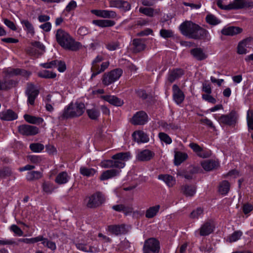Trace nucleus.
Wrapping results in <instances>:
<instances>
[{
	"label": "nucleus",
	"mask_w": 253,
	"mask_h": 253,
	"mask_svg": "<svg viewBox=\"0 0 253 253\" xmlns=\"http://www.w3.org/2000/svg\"><path fill=\"white\" fill-rule=\"evenodd\" d=\"M247 125L249 129L253 130V110H249L247 112Z\"/></svg>",
	"instance_id": "8fccbe9b"
},
{
	"label": "nucleus",
	"mask_w": 253,
	"mask_h": 253,
	"mask_svg": "<svg viewBox=\"0 0 253 253\" xmlns=\"http://www.w3.org/2000/svg\"><path fill=\"white\" fill-rule=\"evenodd\" d=\"M86 113L89 118L92 120H97L100 115L99 110L94 107L90 109H87Z\"/></svg>",
	"instance_id": "a18cd8bd"
},
{
	"label": "nucleus",
	"mask_w": 253,
	"mask_h": 253,
	"mask_svg": "<svg viewBox=\"0 0 253 253\" xmlns=\"http://www.w3.org/2000/svg\"><path fill=\"white\" fill-rule=\"evenodd\" d=\"M131 228V226L128 224H112L107 226L108 231L115 236L126 235L127 234Z\"/></svg>",
	"instance_id": "39448f33"
},
{
	"label": "nucleus",
	"mask_w": 253,
	"mask_h": 253,
	"mask_svg": "<svg viewBox=\"0 0 253 253\" xmlns=\"http://www.w3.org/2000/svg\"><path fill=\"white\" fill-rule=\"evenodd\" d=\"M25 93L28 97V102L32 105H34L35 100L39 93L38 89H36L33 84H28Z\"/></svg>",
	"instance_id": "9b49d317"
},
{
	"label": "nucleus",
	"mask_w": 253,
	"mask_h": 253,
	"mask_svg": "<svg viewBox=\"0 0 253 253\" xmlns=\"http://www.w3.org/2000/svg\"><path fill=\"white\" fill-rule=\"evenodd\" d=\"M218 164L215 161L209 160L202 164L203 169L207 171H210L218 167Z\"/></svg>",
	"instance_id": "c9c22d12"
},
{
	"label": "nucleus",
	"mask_w": 253,
	"mask_h": 253,
	"mask_svg": "<svg viewBox=\"0 0 253 253\" xmlns=\"http://www.w3.org/2000/svg\"><path fill=\"white\" fill-rule=\"evenodd\" d=\"M24 118L27 122L35 125H39L42 123L43 121L42 118L31 116L28 114L24 115Z\"/></svg>",
	"instance_id": "72a5a7b5"
},
{
	"label": "nucleus",
	"mask_w": 253,
	"mask_h": 253,
	"mask_svg": "<svg viewBox=\"0 0 253 253\" xmlns=\"http://www.w3.org/2000/svg\"><path fill=\"white\" fill-rule=\"evenodd\" d=\"M109 64H92L91 68V71L92 74L91 76V79H92L97 75L104 72L108 68Z\"/></svg>",
	"instance_id": "5701e85b"
},
{
	"label": "nucleus",
	"mask_w": 253,
	"mask_h": 253,
	"mask_svg": "<svg viewBox=\"0 0 253 253\" xmlns=\"http://www.w3.org/2000/svg\"><path fill=\"white\" fill-rule=\"evenodd\" d=\"M184 74V70L181 68L171 70L169 72L168 80L170 83H172L175 80L180 78Z\"/></svg>",
	"instance_id": "f3484780"
},
{
	"label": "nucleus",
	"mask_w": 253,
	"mask_h": 253,
	"mask_svg": "<svg viewBox=\"0 0 253 253\" xmlns=\"http://www.w3.org/2000/svg\"><path fill=\"white\" fill-rule=\"evenodd\" d=\"M253 7V1L251 0H235L233 9Z\"/></svg>",
	"instance_id": "a211bd4d"
},
{
	"label": "nucleus",
	"mask_w": 253,
	"mask_h": 253,
	"mask_svg": "<svg viewBox=\"0 0 253 253\" xmlns=\"http://www.w3.org/2000/svg\"><path fill=\"white\" fill-rule=\"evenodd\" d=\"M158 179L164 181L169 187H172L175 184V178L169 174H160Z\"/></svg>",
	"instance_id": "cd10ccee"
},
{
	"label": "nucleus",
	"mask_w": 253,
	"mask_h": 253,
	"mask_svg": "<svg viewBox=\"0 0 253 253\" xmlns=\"http://www.w3.org/2000/svg\"><path fill=\"white\" fill-rule=\"evenodd\" d=\"M70 177L66 171H62L59 173L56 176L55 181L58 184L66 183L69 180Z\"/></svg>",
	"instance_id": "c85d7f7f"
},
{
	"label": "nucleus",
	"mask_w": 253,
	"mask_h": 253,
	"mask_svg": "<svg viewBox=\"0 0 253 253\" xmlns=\"http://www.w3.org/2000/svg\"><path fill=\"white\" fill-rule=\"evenodd\" d=\"M242 233L241 231H238L234 232L229 237V241L230 242H235L239 240L242 236Z\"/></svg>",
	"instance_id": "13d9d810"
},
{
	"label": "nucleus",
	"mask_w": 253,
	"mask_h": 253,
	"mask_svg": "<svg viewBox=\"0 0 253 253\" xmlns=\"http://www.w3.org/2000/svg\"><path fill=\"white\" fill-rule=\"evenodd\" d=\"M202 91L207 94H211V85L207 83H203Z\"/></svg>",
	"instance_id": "774afa93"
},
{
	"label": "nucleus",
	"mask_w": 253,
	"mask_h": 253,
	"mask_svg": "<svg viewBox=\"0 0 253 253\" xmlns=\"http://www.w3.org/2000/svg\"><path fill=\"white\" fill-rule=\"evenodd\" d=\"M160 243L158 240L150 238L144 242L143 251L144 253H159Z\"/></svg>",
	"instance_id": "423d86ee"
},
{
	"label": "nucleus",
	"mask_w": 253,
	"mask_h": 253,
	"mask_svg": "<svg viewBox=\"0 0 253 253\" xmlns=\"http://www.w3.org/2000/svg\"><path fill=\"white\" fill-rule=\"evenodd\" d=\"M84 109L85 106L83 103L76 102L75 104L71 103L67 108H65L60 118L64 120L80 117L84 113Z\"/></svg>",
	"instance_id": "f03ea898"
},
{
	"label": "nucleus",
	"mask_w": 253,
	"mask_h": 253,
	"mask_svg": "<svg viewBox=\"0 0 253 253\" xmlns=\"http://www.w3.org/2000/svg\"><path fill=\"white\" fill-rule=\"evenodd\" d=\"M37 75L39 77L45 79H54L56 77V73L46 70L38 72Z\"/></svg>",
	"instance_id": "a19ab883"
},
{
	"label": "nucleus",
	"mask_w": 253,
	"mask_h": 253,
	"mask_svg": "<svg viewBox=\"0 0 253 253\" xmlns=\"http://www.w3.org/2000/svg\"><path fill=\"white\" fill-rule=\"evenodd\" d=\"M160 36L163 38L167 39L173 36V32L170 30L162 29L160 32Z\"/></svg>",
	"instance_id": "5fc2aeb1"
},
{
	"label": "nucleus",
	"mask_w": 253,
	"mask_h": 253,
	"mask_svg": "<svg viewBox=\"0 0 253 253\" xmlns=\"http://www.w3.org/2000/svg\"><path fill=\"white\" fill-rule=\"evenodd\" d=\"M112 209L117 211H119V212L123 211V212H125V213H127L131 212V208H130L128 207H126L124 205H123V204L114 205L112 207Z\"/></svg>",
	"instance_id": "de8ad7c7"
},
{
	"label": "nucleus",
	"mask_w": 253,
	"mask_h": 253,
	"mask_svg": "<svg viewBox=\"0 0 253 253\" xmlns=\"http://www.w3.org/2000/svg\"><path fill=\"white\" fill-rule=\"evenodd\" d=\"M86 206L89 209H96L101 206L105 202V196L98 191L86 198Z\"/></svg>",
	"instance_id": "7ed1b4c3"
},
{
	"label": "nucleus",
	"mask_w": 253,
	"mask_h": 253,
	"mask_svg": "<svg viewBox=\"0 0 253 253\" xmlns=\"http://www.w3.org/2000/svg\"><path fill=\"white\" fill-rule=\"evenodd\" d=\"M203 213V209L201 208H198L191 212L190 217L191 218H198Z\"/></svg>",
	"instance_id": "6e6d98bb"
},
{
	"label": "nucleus",
	"mask_w": 253,
	"mask_h": 253,
	"mask_svg": "<svg viewBox=\"0 0 253 253\" xmlns=\"http://www.w3.org/2000/svg\"><path fill=\"white\" fill-rule=\"evenodd\" d=\"M206 20L208 24L212 25H216L221 22L220 20L211 14H208L206 16Z\"/></svg>",
	"instance_id": "49530a36"
},
{
	"label": "nucleus",
	"mask_w": 253,
	"mask_h": 253,
	"mask_svg": "<svg viewBox=\"0 0 253 253\" xmlns=\"http://www.w3.org/2000/svg\"><path fill=\"white\" fill-rule=\"evenodd\" d=\"M42 177V173L39 171H32L27 173L26 179L28 181H33Z\"/></svg>",
	"instance_id": "37998d69"
},
{
	"label": "nucleus",
	"mask_w": 253,
	"mask_h": 253,
	"mask_svg": "<svg viewBox=\"0 0 253 253\" xmlns=\"http://www.w3.org/2000/svg\"><path fill=\"white\" fill-rule=\"evenodd\" d=\"M214 226L211 222H205L200 229L201 236H205L209 235L213 231Z\"/></svg>",
	"instance_id": "6ab92c4d"
},
{
	"label": "nucleus",
	"mask_w": 253,
	"mask_h": 253,
	"mask_svg": "<svg viewBox=\"0 0 253 253\" xmlns=\"http://www.w3.org/2000/svg\"><path fill=\"white\" fill-rule=\"evenodd\" d=\"M242 32V29L238 27L230 26L227 28H224L221 30L222 34L225 36H233L235 35L241 33Z\"/></svg>",
	"instance_id": "412c9836"
},
{
	"label": "nucleus",
	"mask_w": 253,
	"mask_h": 253,
	"mask_svg": "<svg viewBox=\"0 0 253 253\" xmlns=\"http://www.w3.org/2000/svg\"><path fill=\"white\" fill-rule=\"evenodd\" d=\"M21 23L25 26L27 31L32 35L35 33L34 29L32 24L27 20H23L21 21Z\"/></svg>",
	"instance_id": "864d4df0"
},
{
	"label": "nucleus",
	"mask_w": 253,
	"mask_h": 253,
	"mask_svg": "<svg viewBox=\"0 0 253 253\" xmlns=\"http://www.w3.org/2000/svg\"><path fill=\"white\" fill-rule=\"evenodd\" d=\"M191 53L198 60H202L206 58L207 56L200 48H196L191 50Z\"/></svg>",
	"instance_id": "58836bf2"
},
{
	"label": "nucleus",
	"mask_w": 253,
	"mask_h": 253,
	"mask_svg": "<svg viewBox=\"0 0 253 253\" xmlns=\"http://www.w3.org/2000/svg\"><path fill=\"white\" fill-rule=\"evenodd\" d=\"M55 38L57 43L64 48L77 51L81 46L80 42H75L70 35L62 29L56 31Z\"/></svg>",
	"instance_id": "f257e3e1"
},
{
	"label": "nucleus",
	"mask_w": 253,
	"mask_h": 253,
	"mask_svg": "<svg viewBox=\"0 0 253 253\" xmlns=\"http://www.w3.org/2000/svg\"><path fill=\"white\" fill-rule=\"evenodd\" d=\"M17 118V114L11 109L0 112V119L3 121H11Z\"/></svg>",
	"instance_id": "dca6fc26"
},
{
	"label": "nucleus",
	"mask_w": 253,
	"mask_h": 253,
	"mask_svg": "<svg viewBox=\"0 0 253 253\" xmlns=\"http://www.w3.org/2000/svg\"><path fill=\"white\" fill-rule=\"evenodd\" d=\"M45 50V46L40 42H34L31 43V46L28 47L27 52L31 55L35 56L41 55Z\"/></svg>",
	"instance_id": "1a4fd4ad"
},
{
	"label": "nucleus",
	"mask_w": 253,
	"mask_h": 253,
	"mask_svg": "<svg viewBox=\"0 0 253 253\" xmlns=\"http://www.w3.org/2000/svg\"><path fill=\"white\" fill-rule=\"evenodd\" d=\"M121 172V170L117 169H111L107 170L102 172L100 176V180H105L109 178L115 177L118 175Z\"/></svg>",
	"instance_id": "aec40b11"
},
{
	"label": "nucleus",
	"mask_w": 253,
	"mask_h": 253,
	"mask_svg": "<svg viewBox=\"0 0 253 253\" xmlns=\"http://www.w3.org/2000/svg\"><path fill=\"white\" fill-rule=\"evenodd\" d=\"M172 92L173 98L174 101L177 104H180L183 102L185 98V95L177 84L173 85Z\"/></svg>",
	"instance_id": "ddd939ff"
},
{
	"label": "nucleus",
	"mask_w": 253,
	"mask_h": 253,
	"mask_svg": "<svg viewBox=\"0 0 253 253\" xmlns=\"http://www.w3.org/2000/svg\"><path fill=\"white\" fill-rule=\"evenodd\" d=\"M96 172V170L92 168H87L84 167H82L80 168V173L82 175L89 177L94 175Z\"/></svg>",
	"instance_id": "c03bdc74"
},
{
	"label": "nucleus",
	"mask_w": 253,
	"mask_h": 253,
	"mask_svg": "<svg viewBox=\"0 0 253 253\" xmlns=\"http://www.w3.org/2000/svg\"><path fill=\"white\" fill-rule=\"evenodd\" d=\"M30 149L33 152L39 153L44 149V145L39 143H33L30 145Z\"/></svg>",
	"instance_id": "09e8293b"
},
{
	"label": "nucleus",
	"mask_w": 253,
	"mask_h": 253,
	"mask_svg": "<svg viewBox=\"0 0 253 253\" xmlns=\"http://www.w3.org/2000/svg\"><path fill=\"white\" fill-rule=\"evenodd\" d=\"M196 35H197L199 37L198 38H195V40L210 41L211 39L208 31L200 26L198 31H197Z\"/></svg>",
	"instance_id": "2f4dec72"
},
{
	"label": "nucleus",
	"mask_w": 253,
	"mask_h": 253,
	"mask_svg": "<svg viewBox=\"0 0 253 253\" xmlns=\"http://www.w3.org/2000/svg\"><path fill=\"white\" fill-rule=\"evenodd\" d=\"M188 158V155L186 153L180 151L174 152V163L176 166L180 165L182 162Z\"/></svg>",
	"instance_id": "a878e982"
},
{
	"label": "nucleus",
	"mask_w": 253,
	"mask_h": 253,
	"mask_svg": "<svg viewBox=\"0 0 253 253\" xmlns=\"http://www.w3.org/2000/svg\"><path fill=\"white\" fill-rule=\"evenodd\" d=\"M101 166L106 169L113 168V160H107L102 161Z\"/></svg>",
	"instance_id": "0e129e2a"
},
{
	"label": "nucleus",
	"mask_w": 253,
	"mask_h": 253,
	"mask_svg": "<svg viewBox=\"0 0 253 253\" xmlns=\"http://www.w3.org/2000/svg\"><path fill=\"white\" fill-rule=\"evenodd\" d=\"M237 121V116L236 112L232 111L230 113L227 115H222L218 119V122L220 124H222L227 126L234 125Z\"/></svg>",
	"instance_id": "9d476101"
},
{
	"label": "nucleus",
	"mask_w": 253,
	"mask_h": 253,
	"mask_svg": "<svg viewBox=\"0 0 253 253\" xmlns=\"http://www.w3.org/2000/svg\"><path fill=\"white\" fill-rule=\"evenodd\" d=\"M160 208V205H156L149 208L146 211V217L148 218H151L154 217L158 212Z\"/></svg>",
	"instance_id": "4c0bfd02"
},
{
	"label": "nucleus",
	"mask_w": 253,
	"mask_h": 253,
	"mask_svg": "<svg viewBox=\"0 0 253 253\" xmlns=\"http://www.w3.org/2000/svg\"><path fill=\"white\" fill-rule=\"evenodd\" d=\"M115 6L122 8L125 11L129 10L131 8L130 4L127 1L123 0H115L113 1Z\"/></svg>",
	"instance_id": "c756f323"
},
{
	"label": "nucleus",
	"mask_w": 253,
	"mask_h": 253,
	"mask_svg": "<svg viewBox=\"0 0 253 253\" xmlns=\"http://www.w3.org/2000/svg\"><path fill=\"white\" fill-rule=\"evenodd\" d=\"M123 74V70L120 68H117L103 75L102 78V84L105 85L114 83L118 80Z\"/></svg>",
	"instance_id": "20e7f679"
},
{
	"label": "nucleus",
	"mask_w": 253,
	"mask_h": 253,
	"mask_svg": "<svg viewBox=\"0 0 253 253\" xmlns=\"http://www.w3.org/2000/svg\"><path fill=\"white\" fill-rule=\"evenodd\" d=\"M202 98L204 100L212 104H215L216 102V99L211 95L210 94H202Z\"/></svg>",
	"instance_id": "680f3d73"
},
{
	"label": "nucleus",
	"mask_w": 253,
	"mask_h": 253,
	"mask_svg": "<svg viewBox=\"0 0 253 253\" xmlns=\"http://www.w3.org/2000/svg\"><path fill=\"white\" fill-rule=\"evenodd\" d=\"M183 193L186 196H193L196 190V188L193 185H185L182 188Z\"/></svg>",
	"instance_id": "79ce46f5"
},
{
	"label": "nucleus",
	"mask_w": 253,
	"mask_h": 253,
	"mask_svg": "<svg viewBox=\"0 0 253 253\" xmlns=\"http://www.w3.org/2000/svg\"><path fill=\"white\" fill-rule=\"evenodd\" d=\"M189 146L201 158H206L209 156V154L204 152L203 148L197 143H191Z\"/></svg>",
	"instance_id": "b1692460"
},
{
	"label": "nucleus",
	"mask_w": 253,
	"mask_h": 253,
	"mask_svg": "<svg viewBox=\"0 0 253 253\" xmlns=\"http://www.w3.org/2000/svg\"><path fill=\"white\" fill-rule=\"evenodd\" d=\"M139 12L146 16L153 17L154 16V9L151 7H140Z\"/></svg>",
	"instance_id": "3c124183"
},
{
	"label": "nucleus",
	"mask_w": 253,
	"mask_h": 253,
	"mask_svg": "<svg viewBox=\"0 0 253 253\" xmlns=\"http://www.w3.org/2000/svg\"><path fill=\"white\" fill-rule=\"evenodd\" d=\"M160 139L165 142L167 144H170L172 142L171 138L166 133L164 132H160L159 133Z\"/></svg>",
	"instance_id": "4d7b16f0"
},
{
	"label": "nucleus",
	"mask_w": 253,
	"mask_h": 253,
	"mask_svg": "<svg viewBox=\"0 0 253 253\" xmlns=\"http://www.w3.org/2000/svg\"><path fill=\"white\" fill-rule=\"evenodd\" d=\"M132 44L133 45V51L135 53L139 52L143 50L146 47V45L143 40L140 39H134L132 41Z\"/></svg>",
	"instance_id": "bb28decb"
},
{
	"label": "nucleus",
	"mask_w": 253,
	"mask_h": 253,
	"mask_svg": "<svg viewBox=\"0 0 253 253\" xmlns=\"http://www.w3.org/2000/svg\"><path fill=\"white\" fill-rule=\"evenodd\" d=\"M154 155L153 152L148 149H145L137 153L136 159L141 162L149 161L154 157Z\"/></svg>",
	"instance_id": "4468645a"
},
{
	"label": "nucleus",
	"mask_w": 253,
	"mask_h": 253,
	"mask_svg": "<svg viewBox=\"0 0 253 253\" xmlns=\"http://www.w3.org/2000/svg\"><path fill=\"white\" fill-rule=\"evenodd\" d=\"M136 93L139 98H141L143 100L146 99L148 97V94L146 91L143 89L137 90H136Z\"/></svg>",
	"instance_id": "338daca9"
},
{
	"label": "nucleus",
	"mask_w": 253,
	"mask_h": 253,
	"mask_svg": "<svg viewBox=\"0 0 253 253\" xmlns=\"http://www.w3.org/2000/svg\"><path fill=\"white\" fill-rule=\"evenodd\" d=\"M42 189L45 192L50 193L53 190V187L50 183L44 182L42 184Z\"/></svg>",
	"instance_id": "052dcab7"
},
{
	"label": "nucleus",
	"mask_w": 253,
	"mask_h": 253,
	"mask_svg": "<svg viewBox=\"0 0 253 253\" xmlns=\"http://www.w3.org/2000/svg\"><path fill=\"white\" fill-rule=\"evenodd\" d=\"M129 157L130 153L129 152H121L118 153L115 155H114L112 157V159L113 160H117L119 161H121L122 162H124L125 161H127Z\"/></svg>",
	"instance_id": "ea45409f"
},
{
	"label": "nucleus",
	"mask_w": 253,
	"mask_h": 253,
	"mask_svg": "<svg viewBox=\"0 0 253 253\" xmlns=\"http://www.w3.org/2000/svg\"><path fill=\"white\" fill-rule=\"evenodd\" d=\"M113 168L119 169H118L123 168L125 166V163L121 161L113 159Z\"/></svg>",
	"instance_id": "e2e57ef3"
},
{
	"label": "nucleus",
	"mask_w": 253,
	"mask_h": 253,
	"mask_svg": "<svg viewBox=\"0 0 253 253\" xmlns=\"http://www.w3.org/2000/svg\"><path fill=\"white\" fill-rule=\"evenodd\" d=\"M132 137L138 143H145L149 140L148 135L141 130L134 131L132 134Z\"/></svg>",
	"instance_id": "4be33fe9"
},
{
	"label": "nucleus",
	"mask_w": 253,
	"mask_h": 253,
	"mask_svg": "<svg viewBox=\"0 0 253 253\" xmlns=\"http://www.w3.org/2000/svg\"><path fill=\"white\" fill-rule=\"evenodd\" d=\"M199 28V25L191 21H185L182 23L179 26V30L182 35L187 36L190 38L191 33L194 30Z\"/></svg>",
	"instance_id": "0eeeda50"
},
{
	"label": "nucleus",
	"mask_w": 253,
	"mask_h": 253,
	"mask_svg": "<svg viewBox=\"0 0 253 253\" xmlns=\"http://www.w3.org/2000/svg\"><path fill=\"white\" fill-rule=\"evenodd\" d=\"M148 121L147 114L143 111L137 112L132 117L130 122L134 125H142L145 124Z\"/></svg>",
	"instance_id": "f8f14e48"
},
{
	"label": "nucleus",
	"mask_w": 253,
	"mask_h": 253,
	"mask_svg": "<svg viewBox=\"0 0 253 253\" xmlns=\"http://www.w3.org/2000/svg\"><path fill=\"white\" fill-rule=\"evenodd\" d=\"M120 42L118 41H113L106 44L107 48L110 51H114L119 48Z\"/></svg>",
	"instance_id": "603ef678"
},
{
	"label": "nucleus",
	"mask_w": 253,
	"mask_h": 253,
	"mask_svg": "<svg viewBox=\"0 0 253 253\" xmlns=\"http://www.w3.org/2000/svg\"><path fill=\"white\" fill-rule=\"evenodd\" d=\"M18 131L23 135L33 136L39 133V129L36 126L24 124L18 127Z\"/></svg>",
	"instance_id": "6e6552de"
},
{
	"label": "nucleus",
	"mask_w": 253,
	"mask_h": 253,
	"mask_svg": "<svg viewBox=\"0 0 253 253\" xmlns=\"http://www.w3.org/2000/svg\"><path fill=\"white\" fill-rule=\"evenodd\" d=\"M3 73L6 76L9 77L17 76L19 75H21L23 76H29L28 73L27 71L19 68H6L3 70Z\"/></svg>",
	"instance_id": "2eb2a0df"
},
{
	"label": "nucleus",
	"mask_w": 253,
	"mask_h": 253,
	"mask_svg": "<svg viewBox=\"0 0 253 253\" xmlns=\"http://www.w3.org/2000/svg\"><path fill=\"white\" fill-rule=\"evenodd\" d=\"M93 23L100 27H108L113 26L115 22L111 20H95Z\"/></svg>",
	"instance_id": "473e14b6"
},
{
	"label": "nucleus",
	"mask_w": 253,
	"mask_h": 253,
	"mask_svg": "<svg viewBox=\"0 0 253 253\" xmlns=\"http://www.w3.org/2000/svg\"><path fill=\"white\" fill-rule=\"evenodd\" d=\"M230 183L227 180L222 181L219 185L218 191L221 195H226L230 190Z\"/></svg>",
	"instance_id": "e433bc0d"
},
{
	"label": "nucleus",
	"mask_w": 253,
	"mask_h": 253,
	"mask_svg": "<svg viewBox=\"0 0 253 253\" xmlns=\"http://www.w3.org/2000/svg\"><path fill=\"white\" fill-rule=\"evenodd\" d=\"M17 82L10 80L6 81H0V90H7L16 85Z\"/></svg>",
	"instance_id": "f704fd0d"
},
{
	"label": "nucleus",
	"mask_w": 253,
	"mask_h": 253,
	"mask_svg": "<svg viewBox=\"0 0 253 253\" xmlns=\"http://www.w3.org/2000/svg\"><path fill=\"white\" fill-rule=\"evenodd\" d=\"M251 42L250 38L245 39L239 42L237 47V52L240 54H246L248 51L246 48L247 43Z\"/></svg>",
	"instance_id": "7c9ffc66"
},
{
	"label": "nucleus",
	"mask_w": 253,
	"mask_h": 253,
	"mask_svg": "<svg viewBox=\"0 0 253 253\" xmlns=\"http://www.w3.org/2000/svg\"><path fill=\"white\" fill-rule=\"evenodd\" d=\"M10 230L16 235L21 236L23 235V231L16 225L13 224L10 227Z\"/></svg>",
	"instance_id": "bf43d9fd"
},
{
	"label": "nucleus",
	"mask_w": 253,
	"mask_h": 253,
	"mask_svg": "<svg viewBox=\"0 0 253 253\" xmlns=\"http://www.w3.org/2000/svg\"><path fill=\"white\" fill-rule=\"evenodd\" d=\"M101 97L105 101L108 102L111 104L116 106H121L124 104V101L120 98L112 95H104L102 96Z\"/></svg>",
	"instance_id": "393cba45"
},
{
	"label": "nucleus",
	"mask_w": 253,
	"mask_h": 253,
	"mask_svg": "<svg viewBox=\"0 0 253 253\" xmlns=\"http://www.w3.org/2000/svg\"><path fill=\"white\" fill-rule=\"evenodd\" d=\"M12 173V172L10 169L8 168H4L2 170L0 171V176H9L11 175Z\"/></svg>",
	"instance_id": "69168bd1"
}]
</instances>
